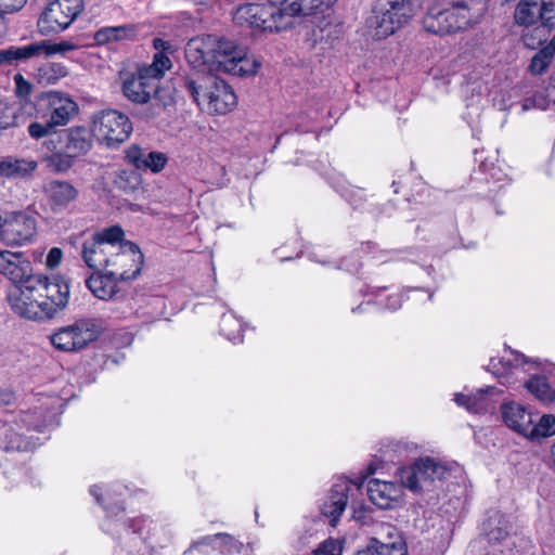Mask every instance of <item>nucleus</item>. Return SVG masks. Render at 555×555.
Masks as SVG:
<instances>
[{"label": "nucleus", "instance_id": "nucleus-29", "mask_svg": "<svg viewBox=\"0 0 555 555\" xmlns=\"http://www.w3.org/2000/svg\"><path fill=\"white\" fill-rule=\"evenodd\" d=\"M527 362L528 360L522 353L508 350L502 358H491L488 370L499 378H505L513 370L518 369Z\"/></svg>", "mask_w": 555, "mask_h": 555}, {"label": "nucleus", "instance_id": "nucleus-21", "mask_svg": "<svg viewBox=\"0 0 555 555\" xmlns=\"http://www.w3.org/2000/svg\"><path fill=\"white\" fill-rule=\"evenodd\" d=\"M114 246L104 245L93 235L86 238L81 245V258L88 268L94 272L105 270Z\"/></svg>", "mask_w": 555, "mask_h": 555}, {"label": "nucleus", "instance_id": "nucleus-35", "mask_svg": "<svg viewBox=\"0 0 555 555\" xmlns=\"http://www.w3.org/2000/svg\"><path fill=\"white\" fill-rule=\"evenodd\" d=\"M483 527L490 542H501L508 535V520L500 513L490 516Z\"/></svg>", "mask_w": 555, "mask_h": 555}, {"label": "nucleus", "instance_id": "nucleus-58", "mask_svg": "<svg viewBox=\"0 0 555 555\" xmlns=\"http://www.w3.org/2000/svg\"><path fill=\"white\" fill-rule=\"evenodd\" d=\"M527 102H528V101H526V102H525V104H524V108H525V109H527V108H528V103H527Z\"/></svg>", "mask_w": 555, "mask_h": 555}, {"label": "nucleus", "instance_id": "nucleus-20", "mask_svg": "<svg viewBox=\"0 0 555 555\" xmlns=\"http://www.w3.org/2000/svg\"><path fill=\"white\" fill-rule=\"evenodd\" d=\"M49 120L55 127L65 126L77 112L78 106L68 95L57 91L47 94Z\"/></svg>", "mask_w": 555, "mask_h": 555}, {"label": "nucleus", "instance_id": "nucleus-57", "mask_svg": "<svg viewBox=\"0 0 555 555\" xmlns=\"http://www.w3.org/2000/svg\"><path fill=\"white\" fill-rule=\"evenodd\" d=\"M551 454H552L553 462H554V464H555V441H554V443L552 444V448H551Z\"/></svg>", "mask_w": 555, "mask_h": 555}, {"label": "nucleus", "instance_id": "nucleus-3", "mask_svg": "<svg viewBox=\"0 0 555 555\" xmlns=\"http://www.w3.org/2000/svg\"><path fill=\"white\" fill-rule=\"evenodd\" d=\"M184 85L197 106L209 114H227L237 104L232 88L216 76L186 77Z\"/></svg>", "mask_w": 555, "mask_h": 555}, {"label": "nucleus", "instance_id": "nucleus-19", "mask_svg": "<svg viewBox=\"0 0 555 555\" xmlns=\"http://www.w3.org/2000/svg\"><path fill=\"white\" fill-rule=\"evenodd\" d=\"M127 160L139 170H150L153 173L160 172L168 163L166 154L149 151L139 145H131L126 150Z\"/></svg>", "mask_w": 555, "mask_h": 555}, {"label": "nucleus", "instance_id": "nucleus-53", "mask_svg": "<svg viewBox=\"0 0 555 555\" xmlns=\"http://www.w3.org/2000/svg\"><path fill=\"white\" fill-rule=\"evenodd\" d=\"M63 258V251L59 247H53L49 250L46 259V264L50 269L56 268Z\"/></svg>", "mask_w": 555, "mask_h": 555}, {"label": "nucleus", "instance_id": "nucleus-16", "mask_svg": "<svg viewBox=\"0 0 555 555\" xmlns=\"http://www.w3.org/2000/svg\"><path fill=\"white\" fill-rule=\"evenodd\" d=\"M0 273L14 286L35 278L29 259L21 251L0 250Z\"/></svg>", "mask_w": 555, "mask_h": 555}, {"label": "nucleus", "instance_id": "nucleus-24", "mask_svg": "<svg viewBox=\"0 0 555 555\" xmlns=\"http://www.w3.org/2000/svg\"><path fill=\"white\" fill-rule=\"evenodd\" d=\"M498 393L494 387L481 388L472 395L456 393L454 401L470 413H483L494 409L493 396Z\"/></svg>", "mask_w": 555, "mask_h": 555}, {"label": "nucleus", "instance_id": "nucleus-59", "mask_svg": "<svg viewBox=\"0 0 555 555\" xmlns=\"http://www.w3.org/2000/svg\"><path fill=\"white\" fill-rule=\"evenodd\" d=\"M362 308V305L358 306L357 310H360ZM356 311V309H353V312Z\"/></svg>", "mask_w": 555, "mask_h": 555}, {"label": "nucleus", "instance_id": "nucleus-41", "mask_svg": "<svg viewBox=\"0 0 555 555\" xmlns=\"http://www.w3.org/2000/svg\"><path fill=\"white\" fill-rule=\"evenodd\" d=\"M29 47H37L38 51L36 52V56L42 53L46 55L65 54L66 52L73 51L77 48V46L70 41H61L55 43H51L49 41H40L29 43Z\"/></svg>", "mask_w": 555, "mask_h": 555}, {"label": "nucleus", "instance_id": "nucleus-36", "mask_svg": "<svg viewBox=\"0 0 555 555\" xmlns=\"http://www.w3.org/2000/svg\"><path fill=\"white\" fill-rule=\"evenodd\" d=\"M134 29L131 26L103 27L95 31L94 40L99 44H106L113 41H120L134 37Z\"/></svg>", "mask_w": 555, "mask_h": 555}, {"label": "nucleus", "instance_id": "nucleus-4", "mask_svg": "<svg viewBox=\"0 0 555 555\" xmlns=\"http://www.w3.org/2000/svg\"><path fill=\"white\" fill-rule=\"evenodd\" d=\"M214 72H222L238 77L254 76L261 63L249 56L247 50L235 41L216 35Z\"/></svg>", "mask_w": 555, "mask_h": 555}, {"label": "nucleus", "instance_id": "nucleus-13", "mask_svg": "<svg viewBox=\"0 0 555 555\" xmlns=\"http://www.w3.org/2000/svg\"><path fill=\"white\" fill-rule=\"evenodd\" d=\"M449 474L446 465L430 457L421 459L413 466L403 468L400 477L402 485L412 491H420L426 482L441 480Z\"/></svg>", "mask_w": 555, "mask_h": 555}, {"label": "nucleus", "instance_id": "nucleus-30", "mask_svg": "<svg viewBox=\"0 0 555 555\" xmlns=\"http://www.w3.org/2000/svg\"><path fill=\"white\" fill-rule=\"evenodd\" d=\"M92 146L90 132L82 127H74L66 131L64 150L75 158L88 153Z\"/></svg>", "mask_w": 555, "mask_h": 555}, {"label": "nucleus", "instance_id": "nucleus-14", "mask_svg": "<svg viewBox=\"0 0 555 555\" xmlns=\"http://www.w3.org/2000/svg\"><path fill=\"white\" fill-rule=\"evenodd\" d=\"M36 235V219L23 212L12 216L0 225V240L9 246L31 243Z\"/></svg>", "mask_w": 555, "mask_h": 555}, {"label": "nucleus", "instance_id": "nucleus-31", "mask_svg": "<svg viewBox=\"0 0 555 555\" xmlns=\"http://www.w3.org/2000/svg\"><path fill=\"white\" fill-rule=\"evenodd\" d=\"M117 279L107 272H94L88 280L87 286L92 294L103 300L111 299L117 291Z\"/></svg>", "mask_w": 555, "mask_h": 555}, {"label": "nucleus", "instance_id": "nucleus-47", "mask_svg": "<svg viewBox=\"0 0 555 555\" xmlns=\"http://www.w3.org/2000/svg\"><path fill=\"white\" fill-rule=\"evenodd\" d=\"M375 537L372 539L379 540L386 544H390L391 542H397L395 535H401L396 527L390 524H380L376 527Z\"/></svg>", "mask_w": 555, "mask_h": 555}, {"label": "nucleus", "instance_id": "nucleus-54", "mask_svg": "<svg viewBox=\"0 0 555 555\" xmlns=\"http://www.w3.org/2000/svg\"><path fill=\"white\" fill-rule=\"evenodd\" d=\"M153 46L157 50L156 53H163L165 55H167L165 52L170 50V48H171L170 42L165 41V40H163L160 38H155L153 40Z\"/></svg>", "mask_w": 555, "mask_h": 555}, {"label": "nucleus", "instance_id": "nucleus-6", "mask_svg": "<svg viewBox=\"0 0 555 555\" xmlns=\"http://www.w3.org/2000/svg\"><path fill=\"white\" fill-rule=\"evenodd\" d=\"M472 15L464 2H459L450 9L430 8L423 17V27L426 31L447 36L464 30L470 26Z\"/></svg>", "mask_w": 555, "mask_h": 555}, {"label": "nucleus", "instance_id": "nucleus-43", "mask_svg": "<svg viewBox=\"0 0 555 555\" xmlns=\"http://www.w3.org/2000/svg\"><path fill=\"white\" fill-rule=\"evenodd\" d=\"M139 176L135 172L129 170H119L114 179V185L125 193L134 192L139 186Z\"/></svg>", "mask_w": 555, "mask_h": 555}, {"label": "nucleus", "instance_id": "nucleus-22", "mask_svg": "<svg viewBox=\"0 0 555 555\" xmlns=\"http://www.w3.org/2000/svg\"><path fill=\"white\" fill-rule=\"evenodd\" d=\"M43 192L53 209L66 208L79 196V191L73 183L57 179L48 181Z\"/></svg>", "mask_w": 555, "mask_h": 555}, {"label": "nucleus", "instance_id": "nucleus-51", "mask_svg": "<svg viewBox=\"0 0 555 555\" xmlns=\"http://www.w3.org/2000/svg\"><path fill=\"white\" fill-rule=\"evenodd\" d=\"M15 85V93L18 96H28L31 93V85L23 77L22 74H16L13 77Z\"/></svg>", "mask_w": 555, "mask_h": 555}, {"label": "nucleus", "instance_id": "nucleus-33", "mask_svg": "<svg viewBox=\"0 0 555 555\" xmlns=\"http://www.w3.org/2000/svg\"><path fill=\"white\" fill-rule=\"evenodd\" d=\"M37 47H29V44L15 47L11 46L7 49L0 50V67L16 65L36 57Z\"/></svg>", "mask_w": 555, "mask_h": 555}, {"label": "nucleus", "instance_id": "nucleus-11", "mask_svg": "<svg viewBox=\"0 0 555 555\" xmlns=\"http://www.w3.org/2000/svg\"><path fill=\"white\" fill-rule=\"evenodd\" d=\"M414 0H388L376 11L375 36L379 39L392 35L413 16Z\"/></svg>", "mask_w": 555, "mask_h": 555}, {"label": "nucleus", "instance_id": "nucleus-44", "mask_svg": "<svg viewBox=\"0 0 555 555\" xmlns=\"http://www.w3.org/2000/svg\"><path fill=\"white\" fill-rule=\"evenodd\" d=\"M74 156L66 150L64 152H55L46 158L49 168L56 172L68 170L74 164Z\"/></svg>", "mask_w": 555, "mask_h": 555}, {"label": "nucleus", "instance_id": "nucleus-39", "mask_svg": "<svg viewBox=\"0 0 555 555\" xmlns=\"http://www.w3.org/2000/svg\"><path fill=\"white\" fill-rule=\"evenodd\" d=\"M527 389L544 403H551L555 400V390L551 388L544 377L535 376L526 383Z\"/></svg>", "mask_w": 555, "mask_h": 555}, {"label": "nucleus", "instance_id": "nucleus-50", "mask_svg": "<svg viewBox=\"0 0 555 555\" xmlns=\"http://www.w3.org/2000/svg\"><path fill=\"white\" fill-rule=\"evenodd\" d=\"M26 2L27 0H0V15L18 12Z\"/></svg>", "mask_w": 555, "mask_h": 555}, {"label": "nucleus", "instance_id": "nucleus-8", "mask_svg": "<svg viewBox=\"0 0 555 555\" xmlns=\"http://www.w3.org/2000/svg\"><path fill=\"white\" fill-rule=\"evenodd\" d=\"M132 129V122L128 116L115 109L102 111L92 121L94 137L109 147L125 142Z\"/></svg>", "mask_w": 555, "mask_h": 555}, {"label": "nucleus", "instance_id": "nucleus-40", "mask_svg": "<svg viewBox=\"0 0 555 555\" xmlns=\"http://www.w3.org/2000/svg\"><path fill=\"white\" fill-rule=\"evenodd\" d=\"M242 322L232 313H225L221 317L220 332L233 343L242 341Z\"/></svg>", "mask_w": 555, "mask_h": 555}, {"label": "nucleus", "instance_id": "nucleus-46", "mask_svg": "<svg viewBox=\"0 0 555 555\" xmlns=\"http://www.w3.org/2000/svg\"><path fill=\"white\" fill-rule=\"evenodd\" d=\"M343 544L339 540L327 539L323 541L311 555H341Z\"/></svg>", "mask_w": 555, "mask_h": 555}, {"label": "nucleus", "instance_id": "nucleus-15", "mask_svg": "<svg viewBox=\"0 0 555 555\" xmlns=\"http://www.w3.org/2000/svg\"><path fill=\"white\" fill-rule=\"evenodd\" d=\"M216 35H199L185 46V60L190 66L202 72H214Z\"/></svg>", "mask_w": 555, "mask_h": 555}, {"label": "nucleus", "instance_id": "nucleus-5", "mask_svg": "<svg viewBox=\"0 0 555 555\" xmlns=\"http://www.w3.org/2000/svg\"><path fill=\"white\" fill-rule=\"evenodd\" d=\"M101 326L95 320L80 319L54 331L49 339L51 345L63 352H79L98 339Z\"/></svg>", "mask_w": 555, "mask_h": 555}, {"label": "nucleus", "instance_id": "nucleus-9", "mask_svg": "<svg viewBox=\"0 0 555 555\" xmlns=\"http://www.w3.org/2000/svg\"><path fill=\"white\" fill-rule=\"evenodd\" d=\"M82 9V0H54L38 18V29L46 36L59 34L72 25Z\"/></svg>", "mask_w": 555, "mask_h": 555}, {"label": "nucleus", "instance_id": "nucleus-17", "mask_svg": "<svg viewBox=\"0 0 555 555\" xmlns=\"http://www.w3.org/2000/svg\"><path fill=\"white\" fill-rule=\"evenodd\" d=\"M350 487V481L343 478L339 479L332 486L328 496L321 506L322 515L328 519L333 527L337 525L341 514L346 509Z\"/></svg>", "mask_w": 555, "mask_h": 555}, {"label": "nucleus", "instance_id": "nucleus-2", "mask_svg": "<svg viewBox=\"0 0 555 555\" xmlns=\"http://www.w3.org/2000/svg\"><path fill=\"white\" fill-rule=\"evenodd\" d=\"M171 66L168 55L155 53L152 64L139 69L135 75L124 81V95L133 103L144 104L154 99L162 108L171 105L173 102L171 95H164L159 88V79Z\"/></svg>", "mask_w": 555, "mask_h": 555}, {"label": "nucleus", "instance_id": "nucleus-34", "mask_svg": "<svg viewBox=\"0 0 555 555\" xmlns=\"http://www.w3.org/2000/svg\"><path fill=\"white\" fill-rule=\"evenodd\" d=\"M67 74L68 69L65 65L51 62L38 67L36 79L39 85L49 86L56 83L60 79L66 77Z\"/></svg>", "mask_w": 555, "mask_h": 555}, {"label": "nucleus", "instance_id": "nucleus-12", "mask_svg": "<svg viewBox=\"0 0 555 555\" xmlns=\"http://www.w3.org/2000/svg\"><path fill=\"white\" fill-rule=\"evenodd\" d=\"M33 278L10 288L8 302L12 311L28 320H43L40 297L37 296Z\"/></svg>", "mask_w": 555, "mask_h": 555}, {"label": "nucleus", "instance_id": "nucleus-28", "mask_svg": "<svg viewBox=\"0 0 555 555\" xmlns=\"http://www.w3.org/2000/svg\"><path fill=\"white\" fill-rule=\"evenodd\" d=\"M204 546H210L214 550H219L224 555L238 553L241 544L230 534L217 533L215 535H206L195 541L185 553H191L193 550H201Z\"/></svg>", "mask_w": 555, "mask_h": 555}, {"label": "nucleus", "instance_id": "nucleus-27", "mask_svg": "<svg viewBox=\"0 0 555 555\" xmlns=\"http://www.w3.org/2000/svg\"><path fill=\"white\" fill-rule=\"evenodd\" d=\"M542 11L543 0H519L514 11V21L518 26H538Z\"/></svg>", "mask_w": 555, "mask_h": 555}, {"label": "nucleus", "instance_id": "nucleus-1", "mask_svg": "<svg viewBox=\"0 0 555 555\" xmlns=\"http://www.w3.org/2000/svg\"><path fill=\"white\" fill-rule=\"evenodd\" d=\"M337 0H266L246 7L250 24L268 31H282L299 15L323 13Z\"/></svg>", "mask_w": 555, "mask_h": 555}, {"label": "nucleus", "instance_id": "nucleus-18", "mask_svg": "<svg viewBox=\"0 0 555 555\" xmlns=\"http://www.w3.org/2000/svg\"><path fill=\"white\" fill-rule=\"evenodd\" d=\"M367 494L371 502L377 507L392 508L400 501L402 487L392 481L374 478L367 482Z\"/></svg>", "mask_w": 555, "mask_h": 555}, {"label": "nucleus", "instance_id": "nucleus-37", "mask_svg": "<svg viewBox=\"0 0 555 555\" xmlns=\"http://www.w3.org/2000/svg\"><path fill=\"white\" fill-rule=\"evenodd\" d=\"M555 54V38L531 59L529 70L532 75H542L550 66Z\"/></svg>", "mask_w": 555, "mask_h": 555}, {"label": "nucleus", "instance_id": "nucleus-25", "mask_svg": "<svg viewBox=\"0 0 555 555\" xmlns=\"http://www.w3.org/2000/svg\"><path fill=\"white\" fill-rule=\"evenodd\" d=\"M38 168V163L30 158L7 156L0 158V177L8 179H25Z\"/></svg>", "mask_w": 555, "mask_h": 555}, {"label": "nucleus", "instance_id": "nucleus-42", "mask_svg": "<svg viewBox=\"0 0 555 555\" xmlns=\"http://www.w3.org/2000/svg\"><path fill=\"white\" fill-rule=\"evenodd\" d=\"M124 235L125 232L119 225H112L93 234L104 245L114 246V249L120 248L121 244L126 242Z\"/></svg>", "mask_w": 555, "mask_h": 555}, {"label": "nucleus", "instance_id": "nucleus-23", "mask_svg": "<svg viewBox=\"0 0 555 555\" xmlns=\"http://www.w3.org/2000/svg\"><path fill=\"white\" fill-rule=\"evenodd\" d=\"M541 24L531 31L522 34L524 44L530 49H535L546 40L547 30L555 27V1L543 0Z\"/></svg>", "mask_w": 555, "mask_h": 555}, {"label": "nucleus", "instance_id": "nucleus-52", "mask_svg": "<svg viewBox=\"0 0 555 555\" xmlns=\"http://www.w3.org/2000/svg\"><path fill=\"white\" fill-rule=\"evenodd\" d=\"M21 422L23 423V425L28 429H34L36 431H41L42 428L47 425V422L46 420L43 421H35L34 420V414L33 413H25L22 418H21Z\"/></svg>", "mask_w": 555, "mask_h": 555}, {"label": "nucleus", "instance_id": "nucleus-48", "mask_svg": "<svg viewBox=\"0 0 555 555\" xmlns=\"http://www.w3.org/2000/svg\"><path fill=\"white\" fill-rule=\"evenodd\" d=\"M55 128L56 127L52 125L50 120L44 124L34 121L28 126V133L33 139L39 140L52 133Z\"/></svg>", "mask_w": 555, "mask_h": 555}, {"label": "nucleus", "instance_id": "nucleus-45", "mask_svg": "<svg viewBox=\"0 0 555 555\" xmlns=\"http://www.w3.org/2000/svg\"><path fill=\"white\" fill-rule=\"evenodd\" d=\"M18 125V108L5 101H0V130H5Z\"/></svg>", "mask_w": 555, "mask_h": 555}, {"label": "nucleus", "instance_id": "nucleus-7", "mask_svg": "<svg viewBox=\"0 0 555 555\" xmlns=\"http://www.w3.org/2000/svg\"><path fill=\"white\" fill-rule=\"evenodd\" d=\"M33 284L42 309L44 319H52L60 311L64 310L69 300V285L61 276L49 279L42 274L33 278Z\"/></svg>", "mask_w": 555, "mask_h": 555}, {"label": "nucleus", "instance_id": "nucleus-56", "mask_svg": "<svg viewBox=\"0 0 555 555\" xmlns=\"http://www.w3.org/2000/svg\"><path fill=\"white\" fill-rule=\"evenodd\" d=\"M100 487L98 486H92L90 488V493L95 498V500L98 501V503H102V500H101V494H100Z\"/></svg>", "mask_w": 555, "mask_h": 555}, {"label": "nucleus", "instance_id": "nucleus-10", "mask_svg": "<svg viewBox=\"0 0 555 555\" xmlns=\"http://www.w3.org/2000/svg\"><path fill=\"white\" fill-rule=\"evenodd\" d=\"M143 266V254L138 245L125 242L121 247L112 251L104 272L118 281L135 279Z\"/></svg>", "mask_w": 555, "mask_h": 555}, {"label": "nucleus", "instance_id": "nucleus-32", "mask_svg": "<svg viewBox=\"0 0 555 555\" xmlns=\"http://www.w3.org/2000/svg\"><path fill=\"white\" fill-rule=\"evenodd\" d=\"M397 542L386 544L379 540L371 539L367 546L357 555H406V546L401 535H395Z\"/></svg>", "mask_w": 555, "mask_h": 555}, {"label": "nucleus", "instance_id": "nucleus-49", "mask_svg": "<svg viewBox=\"0 0 555 555\" xmlns=\"http://www.w3.org/2000/svg\"><path fill=\"white\" fill-rule=\"evenodd\" d=\"M0 447L7 450L15 449L17 451H25L29 449V442L26 441L21 434L16 433L4 443L0 442Z\"/></svg>", "mask_w": 555, "mask_h": 555}, {"label": "nucleus", "instance_id": "nucleus-38", "mask_svg": "<svg viewBox=\"0 0 555 555\" xmlns=\"http://www.w3.org/2000/svg\"><path fill=\"white\" fill-rule=\"evenodd\" d=\"M555 435V416L545 414L541 416L537 424H533V420L530 421L527 438L534 440L540 438H546Z\"/></svg>", "mask_w": 555, "mask_h": 555}, {"label": "nucleus", "instance_id": "nucleus-55", "mask_svg": "<svg viewBox=\"0 0 555 555\" xmlns=\"http://www.w3.org/2000/svg\"><path fill=\"white\" fill-rule=\"evenodd\" d=\"M386 308L396 310L401 307V297L399 295H391L387 299Z\"/></svg>", "mask_w": 555, "mask_h": 555}, {"label": "nucleus", "instance_id": "nucleus-26", "mask_svg": "<svg viewBox=\"0 0 555 555\" xmlns=\"http://www.w3.org/2000/svg\"><path fill=\"white\" fill-rule=\"evenodd\" d=\"M502 416L509 428L527 438L532 415L521 404L515 402L505 403L502 406Z\"/></svg>", "mask_w": 555, "mask_h": 555}]
</instances>
